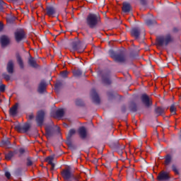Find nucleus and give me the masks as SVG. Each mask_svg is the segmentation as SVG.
I'll list each match as a JSON object with an SVG mask.
<instances>
[{"label": "nucleus", "mask_w": 181, "mask_h": 181, "mask_svg": "<svg viewBox=\"0 0 181 181\" xmlns=\"http://www.w3.org/2000/svg\"><path fill=\"white\" fill-rule=\"evenodd\" d=\"M76 105L78 107H83L84 105V102L81 99H76L75 101Z\"/></svg>", "instance_id": "nucleus-37"}, {"label": "nucleus", "mask_w": 181, "mask_h": 181, "mask_svg": "<svg viewBox=\"0 0 181 181\" xmlns=\"http://www.w3.org/2000/svg\"><path fill=\"white\" fill-rule=\"evenodd\" d=\"M122 9L124 13H129V12H131V4L129 3H123Z\"/></svg>", "instance_id": "nucleus-25"}, {"label": "nucleus", "mask_w": 181, "mask_h": 181, "mask_svg": "<svg viewBox=\"0 0 181 181\" xmlns=\"http://www.w3.org/2000/svg\"><path fill=\"white\" fill-rule=\"evenodd\" d=\"M4 175L7 179H11V173L9 171H6Z\"/></svg>", "instance_id": "nucleus-46"}, {"label": "nucleus", "mask_w": 181, "mask_h": 181, "mask_svg": "<svg viewBox=\"0 0 181 181\" xmlns=\"http://www.w3.org/2000/svg\"><path fill=\"white\" fill-rule=\"evenodd\" d=\"M54 159V158L53 156H48L46 158V162H47L48 164L51 165V166H52V168H51L52 170H53V169H54V166H55L54 163H53V160Z\"/></svg>", "instance_id": "nucleus-29"}, {"label": "nucleus", "mask_w": 181, "mask_h": 181, "mask_svg": "<svg viewBox=\"0 0 181 181\" xmlns=\"http://www.w3.org/2000/svg\"><path fill=\"white\" fill-rule=\"evenodd\" d=\"M173 37H172V35L167 34L165 35H161L157 37L156 39V43L158 46L165 47L170 44L173 43Z\"/></svg>", "instance_id": "nucleus-3"}, {"label": "nucleus", "mask_w": 181, "mask_h": 181, "mask_svg": "<svg viewBox=\"0 0 181 181\" xmlns=\"http://www.w3.org/2000/svg\"><path fill=\"white\" fill-rule=\"evenodd\" d=\"M173 31H174V32H177V28H174V29H173Z\"/></svg>", "instance_id": "nucleus-54"}, {"label": "nucleus", "mask_w": 181, "mask_h": 181, "mask_svg": "<svg viewBox=\"0 0 181 181\" xmlns=\"http://www.w3.org/2000/svg\"><path fill=\"white\" fill-rule=\"evenodd\" d=\"M83 74V71L81 70L78 69L74 72V75L75 77H80Z\"/></svg>", "instance_id": "nucleus-39"}, {"label": "nucleus", "mask_w": 181, "mask_h": 181, "mask_svg": "<svg viewBox=\"0 0 181 181\" xmlns=\"http://www.w3.org/2000/svg\"><path fill=\"white\" fill-rule=\"evenodd\" d=\"M2 77H4L6 81H9V80H11V76L6 73L2 74Z\"/></svg>", "instance_id": "nucleus-42"}, {"label": "nucleus", "mask_w": 181, "mask_h": 181, "mask_svg": "<svg viewBox=\"0 0 181 181\" xmlns=\"http://www.w3.org/2000/svg\"><path fill=\"white\" fill-rule=\"evenodd\" d=\"M175 159H177V158L180 156V151L176 152L175 154Z\"/></svg>", "instance_id": "nucleus-49"}, {"label": "nucleus", "mask_w": 181, "mask_h": 181, "mask_svg": "<svg viewBox=\"0 0 181 181\" xmlns=\"http://www.w3.org/2000/svg\"><path fill=\"white\" fill-rule=\"evenodd\" d=\"M27 166H32L33 165V160H32V158L30 157L27 158Z\"/></svg>", "instance_id": "nucleus-41"}, {"label": "nucleus", "mask_w": 181, "mask_h": 181, "mask_svg": "<svg viewBox=\"0 0 181 181\" xmlns=\"http://www.w3.org/2000/svg\"><path fill=\"white\" fill-rule=\"evenodd\" d=\"M6 70L9 74H12L13 73V61L10 60L8 62Z\"/></svg>", "instance_id": "nucleus-26"}, {"label": "nucleus", "mask_w": 181, "mask_h": 181, "mask_svg": "<svg viewBox=\"0 0 181 181\" xmlns=\"http://www.w3.org/2000/svg\"><path fill=\"white\" fill-rule=\"evenodd\" d=\"M14 36L17 43H19V42H21V40H23V39H25V31L22 30L16 31L14 33Z\"/></svg>", "instance_id": "nucleus-12"}, {"label": "nucleus", "mask_w": 181, "mask_h": 181, "mask_svg": "<svg viewBox=\"0 0 181 181\" xmlns=\"http://www.w3.org/2000/svg\"><path fill=\"white\" fill-rule=\"evenodd\" d=\"M68 1V2H70V1H74V0H66Z\"/></svg>", "instance_id": "nucleus-56"}, {"label": "nucleus", "mask_w": 181, "mask_h": 181, "mask_svg": "<svg viewBox=\"0 0 181 181\" xmlns=\"http://www.w3.org/2000/svg\"><path fill=\"white\" fill-rule=\"evenodd\" d=\"M71 47L73 50L78 52V53H83L85 49L84 47H83V43L80 40L72 42Z\"/></svg>", "instance_id": "nucleus-8"}, {"label": "nucleus", "mask_w": 181, "mask_h": 181, "mask_svg": "<svg viewBox=\"0 0 181 181\" xmlns=\"http://www.w3.org/2000/svg\"><path fill=\"white\" fill-rule=\"evenodd\" d=\"M28 64L30 67H33V69H37V67H39V64L36 63V59L32 57L28 59Z\"/></svg>", "instance_id": "nucleus-20"}, {"label": "nucleus", "mask_w": 181, "mask_h": 181, "mask_svg": "<svg viewBox=\"0 0 181 181\" xmlns=\"http://www.w3.org/2000/svg\"><path fill=\"white\" fill-rule=\"evenodd\" d=\"M122 112H125V111H127V107L125 106H122Z\"/></svg>", "instance_id": "nucleus-51"}, {"label": "nucleus", "mask_w": 181, "mask_h": 181, "mask_svg": "<svg viewBox=\"0 0 181 181\" xmlns=\"http://www.w3.org/2000/svg\"><path fill=\"white\" fill-rule=\"evenodd\" d=\"M56 127H57V131L59 133L60 132V127H59L57 126H56Z\"/></svg>", "instance_id": "nucleus-53"}, {"label": "nucleus", "mask_w": 181, "mask_h": 181, "mask_svg": "<svg viewBox=\"0 0 181 181\" xmlns=\"http://www.w3.org/2000/svg\"><path fill=\"white\" fill-rule=\"evenodd\" d=\"M9 114L13 117H15V115L18 114V103H16L13 107L10 108Z\"/></svg>", "instance_id": "nucleus-27"}, {"label": "nucleus", "mask_w": 181, "mask_h": 181, "mask_svg": "<svg viewBox=\"0 0 181 181\" xmlns=\"http://www.w3.org/2000/svg\"><path fill=\"white\" fill-rule=\"evenodd\" d=\"M54 127L52 126H47L45 127V135L47 138H52L54 135Z\"/></svg>", "instance_id": "nucleus-15"}, {"label": "nucleus", "mask_w": 181, "mask_h": 181, "mask_svg": "<svg viewBox=\"0 0 181 181\" xmlns=\"http://www.w3.org/2000/svg\"><path fill=\"white\" fill-rule=\"evenodd\" d=\"M101 23V16L99 13H88L86 18V23L90 29H95Z\"/></svg>", "instance_id": "nucleus-1"}, {"label": "nucleus", "mask_w": 181, "mask_h": 181, "mask_svg": "<svg viewBox=\"0 0 181 181\" xmlns=\"http://www.w3.org/2000/svg\"><path fill=\"white\" fill-rule=\"evenodd\" d=\"M146 25H147V26H152V25H156V21L148 19L146 21Z\"/></svg>", "instance_id": "nucleus-35"}, {"label": "nucleus", "mask_w": 181, "mask_h": 181, "mask_svg": "<svg viewBox=\"0 0 181 181\" xmlns=\"http://www.w3.org/2000/svg\"><path fill=\"white\" fill-rule=\"evenodd\" d=\"M11 141H9V140L8 139L3 140L0 143V146H6V148H11Z\"/></svg>", "instance_id": "nucleus-31"}, {"label": "nucleus", "mask_w": 181, "mask_h": 181, "mask_svg": "<svg viewBox=\"0 0 181 181\" xmlns=\"http://www.w3.org/2000/svg\"><path fill=\"white\" fill-rule=\"evenodd\" d=\"M6 86L2 84L0 86V92L4 93L5 91Z\"/></svg>", "instance_id": "nucleus-45"}, {"label": "nucleus", "mask_w": 181, "mask_h": 181, "mask_svg": "<svg viewBox=\"0 0 181 181\" xmlns=\"http://www.w3.org/2000/svg\"><path fill=\"white\" fill-rule=\"evenodd\" d=\"M107 97H109L110 100H112L114 98V92L112 91H109L107 92Z\"/></svg>", "instance_id": "nucleus-44"}, {"label": "nucleus", "mask_w": 181, "mask_h": 181, "mask_svg": "<svg viewBox=\"0 0 181 181\" xmlns=\"http://www.w3.org/2000/svg\"><path fill=\"white\" fill-rule=\"evenodd\" d=\"M102 82L105 86H110L111 84V72H105L102 75Z\"/></svg>", "instance_id": "nucleus-9"}, {"label": "nucleus", "mask_w": 181, "mask_h": 181, "mask_svg": "<svg viewBox=\"0 0 181 181\" xmlns=\"http://www.w3.org/2000/svg\"><path fill=\"white\" fill-rule=\"evenodd\" d=\"M64 128H69V124H67L66 123H64Z\"/></svg>", "instance_id": "nucleus-52"}, {"label": "nucleus", "mask_w": 181, "mask_h": 181, "mask_svg": "<svg viewBox=\"0 0 181 181\" xmlns=\"http://www.w3.org/2000/svg\"><path fill=\"white\" fill-rule=\"evenodd\" d=\"M28 117L29 119H33L35 118V115H33V113H31L28 115Z\"/></svg>", "instance_id": "nucleus-48"}, {"label": "nucleus", "mask_w": 181, "mask_h": 181, "mask_svg": "<svg viewBox=\"0 0 181 181\" xmlns=\"http://www.w3.org/2000/svg\"><path fill=\"white\" fill-rule=\"evenodd\" d=\"M15 129L18 131V132H23V134H26L30 129V124L29 123H25L23 127L21 124H17L15 127Z\"/></svg>", "instance_id": "nucleus-10"}, {"label": "nucleus", "mask_w": 181, "mask_h": 181, "mask_svg": "<svg viewBox=\"0 0 181 181\" xmlns=\"http://www.w3.org/2000/svg\"><path fill=\"white\" fill-rule=\"evenodd\" d=\"M140 4L143 6H146V5L147 4L146 0H140Z\"/></svg>", "instance_id": "nucleus-47"}, {"label": "nucleus", "mask_w": 181, "mask_h": 181, "mask_svg": "<svg viewBox=\"0 0 181 181\" xmlns=\"http://www.w3.org/2000/svg\"><path fill=\"white\" fill-rule=\"evenodd\" d=\"M62 88H63V83H62L61 81H58L55 83L54 90L56 93H59V91H60V89Z\"/></svg>", "instance_id": "nucleus-32"}, {"label": "nucleus", "mask_w": 181, "mask_h": 181, "mask_svg": "<svg viewBox=\"0 0 181 181\" xmlns=\"http://www.w3.org/2000/svg\"><path fill=\"white\" fill-rule=\"evenodd\" d=\"M140 100L142 103V104L146 107L150 108V107H152L153 105V103L152 101V98L149 97L146 93H143L141 97Z\"/></svg>", "instance_id": "nucleus-5"}, {"label": "nucleus", "mask_w": 181, "mask_h": 181, "mask_svg": "<svg viewBox=\"0 0 181 181\" xmlns=\"http://www.w3.org/2000/svg\"><path fill=\"white\" fill-rule=\"evenodd\" d=\"M90 95L93 99V102L94 104H96L97 105H100V96H98V93H97V91L95 89H92L90 91Z\"/></svg>", "instance_id": "nucleus-13"}, {"label": "nucleus", "mask_w": 181, "mask_h": 181, "mask_svg": "<svg viewBox=\"0 0 181 181\" xmlns=\"http://www.w3.org/2000/svg\"><path fill=\"white\" fill-rule=\"evenodd\" d=\"M172 170L174 171V173H175V175H180V173H179V169H177V166L175 164L172 165Z\"/></svg>", "instance_id": "nucleus-38"}, {"label": "nucleus", "mask_w": 181, "mask_h": 181, "mask_svg": "<svg viewBox=\"0 0 181 181\" xmlns=\"http://www.w3.org/2000/svg\"><path fill=\"white\" fill-rule=\"evenodd\" d=\"M110 55L115 63H125L127 62V57L125 56V52H124V51L115 52L113 50H110Z\"/></svg>", "instance_id": "nucleus-2"}, {"label": "nucleus", "mask_w": 181, "mask_h": 181, "mask_svg": "<svg viewBox=\"0 0 181 181\" xmlns=\"http://www.w3.org/2000/svg\"><path fill=\"white\" fill-rule=\"evenodd\" d=\"M18 153V150L13 151H10L8 153H4L6 160H12V158Z\"/></svg>", "instance_id": "nucleus-19"}, {"label": "nucleus", "mask_w": 181, "mask_h": 181, "mask_svg": "<svg viewBox=\"0 0 181 181\" xmlns=\"http://www.w3.org/2000/svg\"><path fill=\"white\" fill-rule=\"evenodd\" d=\"M4 30V24L2 23H0V32H2Z\"/></svg>", "instance_id": "nucleus-50"}, {"label": "nucleus", "mask_w": 181, "mask_h": 181, "mask_svg": "<svg viewBox=\"0 0 181 181\" xmlns=\"http://www.w3.org/2000/svg\"><path fill=\"white\" fill-rule=\"evenodd\" d=\"M129 108H130V111H132V112H136V111H138V107H136V103H135V102H134V101H132L130 103Z\"/></svg>", "instance_id": "nucleus-30"}, {"label": "nucleus", "mask_w": 181, "mask_h": 181, "mask_svg": "<svg viewBox=\"0 0 181 181\" xmlns=\"http://www.w3.org/2000/svg\"><path fill=\"white\" fill-rule=\"evenodd\" d=\"M154 112L157 117H160V115L165 114V109L161 107H156L154 110Z\"/></svg>", "instance_id": "nucleus-23"}, {"label": "nucleus", "mask_w": 181, "mask_h": 181, "mask_svg": "<svg viewBox=\"0 0 181 181\" xmlns=\"http://www.w3.org/2000/svg\"><path fill=\"white\" fill-rule=\"evenodd\" d=\"M131 35L133 37H135L136 40L139 39L141 35H142L143 37H145V29L138 27L133 28L131 30Z\"/></svg>", "instance_id": "nucleus-6"}, {"label": "nucleus", "mask_w": 181, "mask_h": 181, "mask_svg": "<svg viewBox=\"0 0 181 181\" xmlns=\"http://www.w3.org/2000/svg\"><path fill=\"white\" fill-rule=\"evenodd\" d=\"M18 152H19L18 158H22V156H23V153H25V148H19Z\"/></svg>", "instance_id": "nucleus-40"}, {"label": "nucleus", "mask_w": 181, "mask_h": 181, "mask_svg": "<svg viewBox=\"0 0 181 181\" xmlns=\"http://www.w3.org/2000/svg\"><path fill=\"white\" fill-rule=\"evenodd\" d=\"M5 6H6V8H8V6H6V3H5L2 0H0V11L1 12H2L4 11V9H5Z\"/></svg>", "instance_id": "nucleus-36"}, {"label": "nucleus", "mask_w": 181, "mask_h": 181, "mask_svg": "<svg viewBox=\"0 0 181 181\" xmlns=\"http://www.w3.org/2000/svg\"><path fill=\"white\" fill-rule=\"evenodd\" d=\"M64 117V110L63 109H59L56 111V117L62 118Z\"/></svg>", "instance_id": "nucleus-33"}, {"label": "nucleus", "mask_w": 181, "mask_h": 181, "mask_svg": "<svg viewBox=\"0 0 181 181\" xmlns=\"http://www.w3.org/2000/svg\"><path fill=\"white\" fill-rule=\"evenodd\" d=\"M45 111L40 110L38 111L37 116L35 117V122L37 127H43V124L45 123Z\"/></svg>", "instance_id": "nucleus-7"}, {"label": "nucleus", "mask_w": 181, "mask_h": 181, "mask_svg": "<svg viewBox=\"0 0 181 181\" xmlns=\"http://www.w3.org/2000/svg\"><path fill=\"white\" fill-rule=\"evenodd\" d=\"M110 146L112 149H115V151L120 152V153L125 149V146L119 144L118 141L110 143Z\"/></svg>", "instance_id": "nucleus-11"}, {"label": "nucleus", "mask_w": 181, "mask_h": 181, "mask_svg": "<svg viewBox=\"0 0 181 181\" xmlns=\"http://www.w3.org/2000/svg\"><path fill=\"white\" fill-rule=\"evenodd\" d=\"M105 166H106V168H107V169H109L110 165H105Z\"/></svg>", "instance_id": "nucleus-55"}, {"label": "nucleus", "mask_w": 181, "mask_h": 181, "mask_svg": "<svg viewBox=\"0 0 181 181\" xmlns=\"http://www.w3.org/2000/svg\"><path fill=\"white\" fill-rule=\"evenodd\" d=\"M68 74H69V72H67L66 71H64L61 72V76L63 78H67Z\"/></svg>", "instance_id": "nucleus-43"}, {"label": "nucleus", "mask_w": 181, "mask_h": 181, "mask_svg": "<svg viewBox=\"0 0 181 181\" xmlns=\"http://www.w3.org/2000/svg\"><path fill=\"white\" fill-rule=\"evenodd\" d=\"M62 176L66 181H79L80 175H76L71 173L69 168L63 170L62 172Z\"/></svg>", "instance_id": "nucleus-4"}, {"label": "nucleus", "mask_w": 181, "mask_h": 181, "mask_svg": "<svg viewBox=\"0 0 181 181\" xmlns=\"http://www.w3.org/2000/svg\"><path fill=\"white\" fill-rule=\"evenodd\" d=\"M0 42L3 47L8 46V44L9 43V38H8L6 35H3L0 38Z\"/></svg>", "instance_id": "nucleus-24"}, {"label": "nucleus", "mask_w": 181, "mask_h": 181, "mask_svg": "<svg viewBox=\"0 0 181 181\" xmlns=\"http://www.w3.org/2000/svg\"><path fill=\"white\" fill-rule=\"evenodd\" d=\"M47 87V84H46V82L45 81H42L37 88V93L39 94H43L46 91V88Z\"/></svg>", "instance_id": "nucleus-16"}, {"label": "nucleus", "mask_w": 181, "mask_h": 181, "mask_svg": "<svg viewBox=\"0 0 181 181\" xmlns=\"http://www.w3.org/2000/svg\"><path fill=\"white\" fill-rule=\"evenodd\" d=\"M170 111L172 115H175L176 114V104L173 103L170 107Z\"/></svg>", "instance_id": "nucleus-34"}, {"label": "nucleus", "mask_w": 181, "mask_h": 181, "mask_svg": "<svg viewBox=\"0 0 181 181\" xmlns=\"http://www.w3.org/2000/svg\"><path fill=\"white\" fill-rule=\"evenodd\" d=\"M78 132L81 139H86L87 138V129H86L85 127H81Z\"/></svg>", "instance_id": "nucleus-18"}, {"label": "nucleus", "mask_w": 181, "mask_h": 181, "mask_svg": "<svg viewBox=\"0 0 181 181\" xmlns=\"http://www.w3.org/2000/svg\"><path fill=\"white\" fill-rule=\"evenodd\" d=\"M157 179L159 181H168L170 179V176H169V173H166L165 171H161L158 174Z\"/></svg>", "instance_id": "nucleus-14"}, {"label": "nucleus", "mask_w": 181, "mask_h": 181, "mask_svg": "<svg viewBox=\"0 0 181 181\" xmlns=\"http://www.w3.org/2000/svg\"><path fill=\"white\" fill-rule=\"evenodd\" d=\"M76 134V130L74 129H71L69 132V133L66 135V144L69 146H71V137L73 135Z\"/></svg>", "instance_id": "nucleus-17"}, {"label": "nucleus", "mask_w": 181, "mask_h": 181, "mask_svg": "<svg viewBox=\"0 0 181 181\" xmlns=\"http://www.w3.org/2000/svg\"><path fill=\"white\" fill-rule=\"evenodd\" d=\"M164 159H165L164 165L165 166H169V165L172 163V160H173V157H172V155L168 153L164 156Z\"/></svg>", "instance_id": "nucleus-21"}, {"label": "nucleus", "mask_w": 181, "mask_h": 181, "mask_svg": "<svg viewBox=\"0 0 181 181\" xmlns=\"http://www.w3.org/2000/svg\"><path fill=\"white\" fill-rule=\"evenodd\" d=\"M16 57L17 63H18L20 68L24 69L25 65L23 64V60L22 59V57H21V54H19V52H17L16 54Z\"/></svg>", "instance_id": "nucleus-22"}, {"label": "nucleus", "mask_w": 181, "mask_h": 181, "mask_svg": "<svg viewBox=\"0 0 181 181\" xmlns=\"http://www.w3.org/2000/svg\"><path fill=\"white\" fill-rule=\"evenodd\" d=\"M54 13H56V9L53 6L47 7V15L48 16H52Z\"/></svg>", "instance_id": "nucleus-28"}]
</instances>
